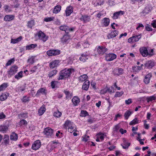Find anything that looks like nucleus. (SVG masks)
Segmentation results:
<instances>
[{
  "label": "nucleus",
  "mask_w": 156,
  "mask_h": 156,
  "mask_svg": "<svg viewBox=\"0 0 156 156\" xmlns=\"http://www.w3.org/2000/svg\"><path fill=\"white\" fill-rule=\"evenodd\" d=\"M74 72V69L73 68H66L61 71L58 79V80H62L65 78L68 77Z\"/></svg>",
  "instance_id": "nucleus-1"
},
{
  "label": "nucleus",
  "mask_w": 156,
  "mask_h": 156,
  "mask_svg": "<svg viewBox=\"0 0 156 156\" xmlns=\"http://www.w3.org/2000/svg\"><path fill=\"white\" fill-rule=\"evenodd\" d=\"M154 49H151L148 51L147 48L145 47H142L140 49V51L142 55L144 57H146L147 56L149 57L152 56L154 54Z\"/></svg>",
  "instance_id": "nucleus-2"
},
{
  "label": "nucleus",
  "mask_w": 156,
  "mask_h": 156,
  "mask_svg": "<svg viewBox=\"0 0 156 156\" xmlns=\"http://www.w3.org/2000/svg\"><path fill=\"white\" fill-rule=\"evenodd\" d=\"M63 127L66 129H68V132L70 133L74 131L75 125L70 121L66 120L63 125Z\"/></svg>",
  "instance_id": "nucleus-3"
},
{
  "label": "nucleus",
  "mask_w": 156,
  "mask_h": 156,
  "mask_svg": "<svg viewBox=\"0 0 156 156\" xmlns=\"http://www.w3.org/2000/svg\"><path fill=\"white\" fill-rule=\"evenodd\" d=\"M35 37L38 39L41 40L44 42L47 41L48 37L41 31L39 30L35 34Z\"/></svg>",
  "instance_id": "nucleus-4"
},
{
  "label": "nucleus",
  "mask_w": 156,
  "mask_h": 156,
  "mask_svg": "<svg viewBox=\"0 0 156 156\" xmlns=\"http://www.w3.org/2000/svg\"><path fill=\"white\" fill-rule=\"evenodd\" d=\"M60 145V144L58 141H52L47 146L48 151L51 152L55 148L58 147Z\"/></svg>",
  "instance_id": "nucleus-5"
},
{
  "label": "nucleus",
  "mask_w": 156,
  "mask_h": 156,
  "mask_svg": "<svg viewBox=\"0 0 156 156\" xmlns=\"http://www.w3.org/2000/svg\"><path fill=\"white\" fill-rule=\"evenodd\" d=\"M18 68L17 66L14 65L10 68V69L7 71L8 74L11 77V76L14 75L18 71Z\"/></svg>",
  "instance_id": "nucleus-6"
},
{
  "label": "nucleus",
  "mask_w": 156,
  "mask_h": 156,
  "mask_svg": "<svg viewBox=\"0 0 156 156\" xmlns=\"http://www.w3.org/2000/svg\"><path fill=\"white\" fill-rule=\"evenodd\" d=\"M107 50V49L105 47L101 46H98L95 48V50L98 54L101 55H103Z\"/></svg>",
  "instance_id": "nucleus-7"
},
{
  "label": "nucleus",
  "mask_w": 156,
  "mask_h": 156,
  "mask_svg": "<svg viewBox=\"0 0 156 156\" xmlns=\"http://www.w3.org/2000/svg\"><path fill=\"white\" fill-rule=\"evenodd\" d=\"M116 57L117 56L115 54L111 53L106 55L105 59L108 61H111L115 59Z\"/></svg>",
  "instance_id": "nucleus-8"
},
{
  "label": "nucleus",
  "mask_w": 156,
  "mask_h": 156,
  "mask_svg": "<svg viewBox=\"0 0 156 156\" xmlns=\"http://www.w3.org/2000/svg\"><path fill=\"white\" fill-rule=\"evenodd\" d=\"M60 53V51L57 50H50L47 52V54L48 56H55Z\"/></svg>",
  "instance_id": "nucleus-9"
},
{
  "label": "nucleus",
  "mask_w": 156,
  "mask_h": 156,
  "mask_svg": "<svg viewBox=\"0 0 156 156\" xmlns=\"http://www.w3.org/2000/svg\"><path fill=\"white\" fill-rule=\"evenodd\" d=\"M41 145L40 140H37L34 142L32 145L31 148L34 150H36L40 148Z\"/></svg>",
  "instance_id": "nucleus-10"
},
{
  "label": "nucleus",
  "mask_w": 156,
  "mask_h": 156,
  "mask_svg": "<svg viewBox=\"0 0 156 156\" xmlns=\"http://www.w3.org/2000/svg\"><path fill=\"white\" fill-rule=\"evenodd\" d=\"M45 135L47 137L51 136L53 133V130L49 128L45 129L44 131Z\"/></svg>",
  "instance_id": "nucleus-11"
},
{
  "label": "nucleus",
  "mask_w": 156,
  "mask_h": 156,
  "mask_svg": "<svg viewBox=\"0 0 156 156\" xmlns=\"http://www.w3.org/2000/svg\"><path fill=\"white\" fill-rule=\"evenodd\" d=\"M96 141L97 142L102 141L103 140L104 138L106 136L105 133H99L96 135Z\"/></svg>",
  "instance_id": "nucleus-12"
},
{
  "label": "nucleus",
  "mask_w": 156,
  "mask_h": 156,
  "mask_svg": "<svg viewBox=\"0 0 156 156\" xmlns=\"http://www.w3.org/2000/svg\"><path fill=\"white\" fill-rule=\"evenodd\" d=\"M59 60H55L51 62L49 65L50 69H52L57 67L59 65Z\"/></svg>",
  "instance_id": "nucleus-13"
},
{
  "label": "nucleus",
  "mask_w": 156,
  "mask_h": 156,
  "mask_svg": "<svg viewBox=\"0 0 156 156\" xmlns=\"http://www.w3.org/2000/svg\"><path fill=\"white\" fill-rule=\"evenodd\" d=\"M81 21H83L84 23H86L89 22L90 20V16L87 15H83L80 18Z\"/></svg>",
  "instance_id": "nucleus-14"
},
{
  "label": "nucleus",
  "mask_w": 156,
  "mask_h": 156,
  "mask_svg": "<svg viewBox=\"0 0 156 156\" xmlns=\"http://www.w3.org/2000/svg\"><path fill=\"white\" fill-rule=\"evenodd\" d=\"M119 34V31L117 30H115L112 31L108 34L107 37L108 39L112 38L115 37Z\"/></svg>",
  "instance_id": "nucleus-15"
},
{
  "label": "nucleus",
  "mask_w": 156,
  "mask_h": 156,
  "mask_svg": "<svg viewBox=\"0 0 156 156\" xmlns=\"http://www.w3.org/2000/svg\"><path fill=\"white\" fill-rule=\"evenodd\" d=\"M73 8L70 5L68 6L65 10L66 15V16H69L73 12Z\"/></svg>",
  "instance_id": "nucleus-16"
},
{
  "label": "nucleus",
  "mask_w": 156,
  "mask_h": 156,
  "mask_svg": "<svg viewBox=\"0 0 156 156\" xmlns=\"http://www.w3.org/2000/svg\"><path fill=\"white\" fill-rule=\"evenodd\" d=\"M124 13V12L123 11H120L119 12H115L113 16L112 17V18L114 19H117L118 18L119 16L123 15Z\"/></svg>",
  "instance_id": "nucleus-17"
},
{
  "label": "nucleus",
  "mask_w": 156,
  "mask_h": 156,
  "mask_svg": "<svg viewBox=\"0 0 156 156\" xmlns=\"http://www.w3.org/2000/svg\"><path fill=\"white\" fill-rule=\"evenodd\" d=\"M152 74L149 73L145 76L144 82L145 84H147L150 82V81L151 78L152 77Z\"/></svg>",
  "instance_id": "nucleus-18"
},
{
  "label": "nucleus",
  "mask_w": 156,
  "mask_h": 156,
  "mask_svg": "<svg viewBox=\"0 0 156 156\" xmlns=\"http://www.w3.org/2000/svg\"><path fill=\"white\" fill-rule=\"evenodd\" d=\"M110 19L108 18H105L102 20V24L103 26L105 27L108 26L110 23Z\"/></svg>",
  "instance_id": "nucleus-19"
},
{
  "label": "nucleus",
  "mask_w": 156,
  "mask_h": 156,
  "mask_svg": "<svg viewBox=\"0 0 156 156\" xmlns=\"http://www.w3.org/2000/svg\"><path fill=\"white\" fill-rule=\"evenodd\" d=\"M145 65L146 67L149 68H151L154 66V62L150 60L147 61Z\"/></svg>",
  "instance_id": "nucleus-20"
},
{
  "label": "nucleus",
  "mask_w": 156,
  "mask_h": 156,
  "mask_svg": "<svg viewBox=\"0 0 156 156\" xmlns=\"http://www.w3.org/2000/svg\"><path fill=\"white\" fill-rule=\"evenodd\" d=\"M88 78L86 74H84L81 75L79 77V81L81 82L85 81L87 80Z\"/></svg>",
  "instance_id": "nucleus-21"
},
{
  "label": "nucleus",
  "mask_w": 156,
  "mask_h": 156,
  "mask_svg": "<svg viewBox=\"0 0 156 156\" xmlns=\"http://www.w3.org/2000/svg\"><path fill=\"white\" fill-rule=\"evenodd\" d=\"M90 85V82L89 80H86L82 86V88L83 90H87L89 88Z\"/></svg>",
  "instance_id": "nucleus-22"
},
{
  "label": "nucleus",
  "mask_w": 156,
  "mask_h": 156,
  "mask_svg": "<svg viewBox=\"0 0 156 156\" xmlns=\"http://www.w3.org/2000/svg\"><path fill=\"white\" fill-rule=\"evenodd\" d=\"M123 140V143L122 145V147L125 149H128L130 145V143L128 142L125 139H124Z\"/></svg>",
  "instance_id": "nucleus-23"
},
{
  "label": "nucleus",
  "mask_w": 156,
  "mask_h": 156,
  "mask_svg": "<svg viewBox=\"0 0 156 156\" xmlns=\"http://www.w3.org/2000/svg\"><path fill=\"white\" fill-rule=\"evenodd\" d=\"M59 29L62 31H65L66 33H68L69 27L66 25H63L59 27Z\"/></svg>",
  "instance_id": "nucleus-24"
},
{
  "label": "nucleus",
  "mask_w": 156,
  "mask_h": 156,
  "mask_svg": "<svg viewBox=\"0 0 156 156\" xmlns=\"http://www.w3.org/2000/svg\"><path fill=\"white\" fill-rule=\"evenodd\" d=\"M72 101L73 104L75 106L77 105L80 102V99L77 97H74L72 99Z\"/></svg>",
  "instance_id": "nucleus-25"
},
{
  "label": "nucleus",
  "mask_w": 156,
  "mask_h": 156,
  "mask_svg": "<svg viewBox=\"0 0 156 156\" xmlns=\"http://www.w3.org/2000/svg\"><path fill=\"white\" fill-rule=\"evenodd\" d=\"M9 95V94L8 93L2 94L0 96V100L2 101L5 100L7 99Z\"/></svg>",
  "instance_id": "nucleus-26"
},
{
  "label": "nucleus",
  "mask_w": 156,
  "mask_h": 156,
  "mask_svg": "<svg viewBox=\"0 0 156 156\" xmlns=\"http://www.w3.org/2000/svg\"><path fill=\"white\" fill-rule=\"evenodd\" d=\"M37 46V45L36 44H31L29 45H27L26 46V48L27 50H32L34 48Z\"/></svg>",
  "instance_id": "nucleus-27"
},
{
  "label": "nucleus",
  "mask_w": 156,
  "mask_h": 156,
  "mask_svg": "<svg viewBox=\"0 0 156 156\" xmlns=\"http://www.w3.org/2000/svg\"><path fill=\"white\" fill-rule=\"evenodd\" d=\"M23 39V37L21 36H20L16 39H11V43L12 44H16L20 41Z\"/></svg>",
  "instance_id": "nucleus-28"
},
{
  "label": "nucleus",
  "mask_w": 156,
  "mask_h": 156,
  "mask_svg": "<svg viewBox=\"0 0 156 156\" xmlns=\"http://www.w3.org/2000/svg\"><path fill=\"white\" fill-rule=\"evenodd\" d=\"M115 75H119L122 74L123 72V70L122 68L115 69L113 71Z\"/></svg>",
  "instance_id": "nucleus-29"
},
{
  "label": "nucleus",
  "mask_w": 156,
  "mask_h": 156,
  "mask_svg": "<svg viewBox=\"0 0 156 156\" xmlns=\"http://www.w3.org/2000/svg\"><path fill=\"white\" fill-rule=\"evenodd\" d=\"M61 6L59 5L55 6L53 10V13L57 14L61 10Z\"/></svg>",
  "instance_id": "nucleus-30"
},
{
  "label": "nucleus",
  "mask_w": 156,
  "mask_h": 156,
  "mask_svg": "<svg viewBox=\"0 0 156 156\" xmlns=\"http://www.w3.org/2000/svg\"><path fill=\"white\" fill-rule=\"evenodd\" d=\"M14 18V16L12 15H8L5 16L4 20L5 21H10L12 20Z\"/></svg>",
  "instance_id": "nucleus-31"
},
{
  "label": "nucleus",
  "mask_w": 156,
  "mask_h": 156,
  "mask_svg": "<svg viewBox=\"0 0 156 156\" xmlns=\"http://www.w3.org/2000/svg\"><path fill=\"white\" fill-rule=\"evenodd\" d=\"M46 110L45 106L44 105L40 108L38 111V113L40 115H42Z\"/></svg>",
  "instance_id": "nucleus-32"
},
{
  "label": "nucleus",
  "mask_w": 156,
  "mask_h": 156,
  "mask_svg": "<svg viewBox=\"0 0 156 156\" xmlns=\"http://www.w3.org/2000/svg\"><path fill=\"white\" fill-rule=\"evenodd\" d=\"M89 57V56L87 55L82 54L80 58V59L81 61L84 62L88 59Z\"/></svg>",
  "instance_id": "nucleus-33"
},
{
  "label": "nucleus",
  "mask_w": 156,
  "mask_h": 156,
  "mask_svg": "<svg viewBox=\"0 0 156 156\" xmlns=\"http://www.w3.org/2000/svg\"><path fill=\"white\" fill-rule=\"evenodd\" d=\"M10 139L12 140L16 141L18 139L17 134L14 133H12L10 136Z\"/></svg>",
  "instance_id": "nucleus-34"
},
{
  "label": "nucleus",
  "mask_w": 156,
  "mask_h": 156,
  "mask_svg": "<svg viewBox=\"0 0 156 156\" xmlns=\"http://www.w3.org/2000/svg\"><path fill=\"white\" fill-rule=\"evenodd\" d=\"M57 73V70L54 69L50 72L48 74V76L49 78H51L52 77L55 76Z\"/></svg>",
  "instance_id": "nucleus-35"
},
{
  "label": "nucleus",
  "mask_w": 156,
  "mask_h": 156,
  "mask_svg": "<svg viewBox=\"0 0 156 156\" xmlns=\"http://www.w3.org/2000/svg\"><path fill=\"white\" fill-rule=\"evenodd\" d=\"M25 87L23 86H20L17 87L16 89V91L20 92L24 91L25 90Z\"/></svg>",
  "instance_id": "nucleus-36"
},
{
  "label": "nucleus",
  "mask_w": 156,
  "mask_h": 156,
  "mask_svg": "<svg viewBox=\"0 0 156 156\" xmlns=\"http://www.w3.org/2000/svg\"><path fill=\"white\" fill-rule=\"evenodd\" d=\"M23 72L21 71L18 73L15 76V78L17 80L23 77Z\"/></svg>",
  "instance_id": "nucleus-37"
},
{
  "label": "nucleus",
  "mask_w": 156,
  "mask_h": 156,
  "mask_svg": "<svg viewBox=\"0 0 156 156\" xmlns=\"http://www.w3.org/2000/svg\"><path fill=\"white\" fill-rule=\"evenodd\" d=\"M136 36H133L129 38L128 40L129 42L130 43H133L136 42Z\"/></svg>",
  "instance_id": "nucleus-38"
},
{
  "label": "nucleus",
  "mask_w": 156,
  "mask_h": 156,
  "mask_svg": "<svg viewBox=\"0 0 156 156\" xmlns=\"http://www.w3.org/2000/svg\"><path fill=\"white\" fill-rule=\"evenodd\" d=\"M70 37L69 35H64L62 38V41L63 42H66L70 39Z\"/></svg>",
  "instance_id": "nucleus-39"
},
{
  "label": "nucleus",
  "mask_w": 156,
  "mask_h": 156,
  "mask_svg": "<svg viewBox=\"0 0 156 156\" xmlns=\"http://www.w3.org/2000/svg\"><path fill=\"white\" fill-rule=\"evenodd\" d=\"M8 129V127L6 126L3 125L0 126V132L3 133L5 132Z\"/></svg>",
  "instance_id": "nucleus-40"
},
{
  "label": "nucleus",
  "mask_w": 156,
  "mask_h": 156,
  "mask_svg": "<svg viewBox=\"0 0 156 156\" xmlns=\"http://www.w3.org/2000/svg\"><path fill=\"white\" fill-rule=\"evenodd\" d=\"M62 113L58 110L55 112L53 113V115L55 117L59 118L62 115Z\"/></svg>",
  "instance_id": "nucleus-41"
},
{
  "label": "nucleus",
  "mask_w": 156,
  "mask_h": 156,
  "mask_svg": "<svg viewBox=\"0 0 156 156\" xmlns=\"http://www.w3.org/2000/svg\"><path fill=\"white\" fill-rule=\"evenodd\" d=\"M8 83H4L0 86V91L4 90L7 87Z\"/></svg>",
  "instance_id": "nucleus-42"
},
{
  "label": "nucleus",
  "mask_w": 156,
  "mask_h": 156,
  "mask_svg": "<svg viewBox=\"0 0 156 156\" xmlns=\"http://www.w3.org/2000/svg\"><path fill=\"white\" fill-rule=\"evenodd\" d=\"M64 92L66 95V98L67 99L71 98L72 94L70 92L67 90L64 91Z\"/></svg>",
  "instance_id": "nucleus-43"
},
{
  "label": "nucleus",
  "mask_w": 156,
  "mask_h": 156,
  "mask_svg": "<svg viewBox=\"0 0 156 156\" xmlns=\"http://www.w3.org/2000/svg\"><path fill=\"white\" fill-rule=\"evenodd\" d=\"M132 131L133 133L130 134V136L131 137H133L136 134V127L132 126Z\"/></svg>",
  "instance_id": "nucleus-44"
},
{
  "label": "nucleus",
  "mask_w": 156,
  "mask_h": 156,
  "mask_svg": "<svg viewBox=\"0 0 156 156\" xmlns=\"http://www.w3.org/2000/svg\"><path fill=\"white\" fill-rule=\"evenodd\" d=\"M45 93V90L43 88H41L39 89L37 91V93L36 94V95H40V94H44Z\"/></svg>",
  "instance_id": "nucleus-45"
},
{
  "label": "nucleus",
  "mask_w": 156,
  "mask_h": 156,
  "mask_svg": "<svg viewBox=\"0 0 156 156\" xmlns=\"http://www.w3.org/2000/svg\"><path fill=\"white\" fill-rule=\"evenodd\" d=\"M156 99V97L152 96L148 97L147 98L146 100L147 102L152 101L153 100H154Z\"/></svg>",
  "instance_id": "nucleus-46"
},
{
  "label": "nucleus",
  "mask_w": 156,
  "mask_h": 156,
  "mask_svg": "<svg viewBox=\"0 0 156 156\" xmlns=\"http://www.w3.org/2000/svg\"><path fill=\"white\" fill-rule=\"evenodd\" d=\"M34 25V20H31L29 21L27 23V27L31 28Z\"/></svg>",
  "instance_id": "nucleus-47"
},
{
  "label": "nucleus",
  "mask_w": 156,
  "mask_h": 156,
  "mask_svg": "<svg viewBox=\"0 0 156 156\" xmlns=\"http://www.w3.org/2000/svg\"><path fill=\"white\" fill-rule=\"evenodd\" d=\"M4 8L5 12H10L12 11L11 7L9 6L5 5L4 7Z\"/></svg>",
  "instance_id": "nucleus-48"
},
{
  "label": "nucleus",
  "mask_w": 156,
  "mask_h": 156,
  "mask_svg": "<svg viewBox=\"0 0 156 156\" xmlns=\"http://www.w3.org/2000/svg\"><path fill=\"white\" fill-rule=\"evenodd\" d=\"M4 143L5 144H9V136L7 135H5L4 136Z\"/></svg>",
  "instance_id": "nucleus-49"
},
{
  "label": "nucleus",
  "mask_w": 156,
  "mask_h": 156,
  "mask_svg": "<svg viewBox=\"0 0 156 156\" xmlns=\"http://www.w3.org/2000/svg\"><path fill=\"white\" fill-rule=\"evenodd\" d=\"M15 61V59L14 58H12L8 61L6 64V66H8L11 65Z\"/></svg>",
  "instance_id": "nucleus-50"
},
{
  "label": "nucleus",
  "mask_w": 156,
  "mask_h": 156,
  "mask_svg": "<svg viewBox=\"0 0 156 156\" xmlns=\"http://www.w3.org/2000/svg\"><path fill=\"white\" fill-rule=\"evenodd\" d=\"M88 115V112L86 111H81L80 115L82 117H85Z\"/></svg>",
  "instance_id": "nucleus-51"
},
{
  "label": "nucleus",
  "mask_w": 156,
  "mask_h": 156,
  "mask_svg": "<svg viewBox=\"0 0 156 156\" xmlns=\"http://www.w3.org/2000/svg\"><path fill=\"white\" fill-rule=\"evenodd\" d=\"M131 114V112L129 111H127L125 113L124 116L126 119H127Z\"/></svg>",
  "instance_id": "nucleus-52"
},
{
  "label": "nucleus",
  "mask_w": 156,
  "mask_h": 156,
  "mask_svg": "<svg viewBox=\"0 0 156 156\" xmlns=\"http://www.w3.org/2000/svg\"><path fill=\"white\" fill-rule=\"evenodd\" d=\"M27 124V122L24 119L21 120L19 123V125L20 126L25 125Z\"/></svg>",
  "instance_id": "nucleus-53"
},
{
  "label": "nucleus",
  "mask_w": 156,
  "mask_h": 156,
  "mask_svg": "<svg viewBox=\"0 0 156 156\" xmlns=\"http://www.w3.org/2000/svg\"><path fill=\"white\" fill-rule=\"evenodd\" d=\"M56 136L58 138H61L63 136V133L59 131H58L56 133Z\"/></svg>",
  "instance_id": "nucleus-54"
},
{
  "label": "nucleus",
  "mask_w": 156,
  "mask_h": 156,
  "mask_svg": "<svg viewBox=\"0 0 156 156\" xmlns=\"http://www.w3.org/2000/svg\"><path fill=\"white\" fill-rule=\"evenodd\" d=\"M27 62L29 63L32 64L34 62V57H32L29 58L27 60Z\"/></svg>",
  "instance_id": "nucleus-55"
},
{
  "label": "nucleus",
  "mask_w": 156,
  "mask_h": 156,
  "mask_svg": "<svg viewBox=\"0 0 156 156\" xmlns=\"http://www.w3.org/2000/svg\"><path fill=\"white\" fill-rule=\"evenodd\" d=\"M82 44L83 48L88 47L89 46V43L85 41L82 43Z\"/></svg>",
  "instance_id": "nucleus-56"
},
{
  "label": "nucleus",
  "mask_w": 156,
  "mask_h": 156,
  "mask_svg": "<svg viewBox=\"0 0 156 156\" xmlns=\"http://www.w3.org/2000/svg\"><path fill=\"white\" fill-rule=\"evenodd\" d=\"M108 91L110 94L113 93L115 92V89L113 86H111L110 87L107 88Z\"/></svg>",
  "instance_id": "nucleus-57"
},
{
  "label": "nucleus",
  "mask_w": 156,
  "mask_h": 156,
  "mask_svg": "<svg viewBox=\"0 0 156 156\" xmlns=\"http://www.w3.org/2000/svg\"><path fill=\"white\" fill-rule=\"evenodd\" d=\"M55 19V17H48L45 18L44 19V21L45 22H49L51 21H52L54 20Z\"/></svg>",
  "instance_id": "nucleus-58"
},
{
  "label": "nucleus",
  "mask_w": 156,
  "mask_h": 156,
  "mask_svg": "<svg viewBox=\"0 0 156 156\" xmlns=\"http://www.w3.org/2000/svg\"><path fill=\"white\" fill-rule=\"evenodd\" d=\"M150 11V9L148 7H146L142 12L143 14H146L148 13Z\"/></svg>",
  "instance_id": "nucleus-59"
},
{
  "label": "nucleus",
  "mask_w": 156,
  "mask_h": 156,
  "mask_svg": "<svg viewBox=\"0 0 156 156\" xmlns=\"http://www.w3.org/2000/svg\"><path fill=\"white\" fill-rule=\"evenodd\" d=\"M58 82L57 81H52L51 83V86L52 88H54Z\"/></svg>",
  "instance_id": "nucleus-60"
},
{
  "label": "nucleus",
  "mask_w": 156,
  "mask_h": 156,
  "mask_svg": "<svg viewBox=\"0 0 156 156\" xmlns=\"http://www.w3.org/2000/svg\"><path fill=\"white\" fill-rule=\"evenodd\" d=\"M123 93L124 92L122 91H121L120 92H117L115 94V97H120L123 94Z\"/></svg>",
  "instance_id": "nucleus-61"
},
{
  "label": "nucleus",
  "mask_w": 156,
  "mask_h": 156,
  "mask_svg": "<svg viewBox=\"0 0 156 156\" xmlns=\"http://www.w3.org/2000/svg\"><path fill=\"white\" fill-rule=\"evenodd\" d=\"M30 100L29 97L27 96H24L22 99V101L23 102H26Z\"/></svg>",
  "instance_id": "nucleus-62"
},
{
  "label": "nucleus",
  "mask_w": 156,
  "mask_h": 156,
  "mask_svg": "<svg viewBox=\"0 0 156 156\" xmlns=\"http://www.w3.org/2000/svg\"><path fill=\"white\" fill-rule=\"evenodd\" d=\"M136 123V118H135L133 120L131 121L129 123V125H134Z\"/></svg>",
  "instance_id": "nucleus-63"
},
{
  "label": "nucleus",
  "mask_w": 156,
  "mask_h": 156,
  "mask_svg": "<svg viewBox=\"0 0 156 156\" xmlns=\"http://www.w3.org/2000/svg\"><path fill=\"white\" fill-rule=\"evenodd\" d=\"M37 69V66H34L33 67L30 71L31 72V73H33L35 72H36Z\"/></svg>",
  "instance_id": "nucleus-64"
}]
</instances>
